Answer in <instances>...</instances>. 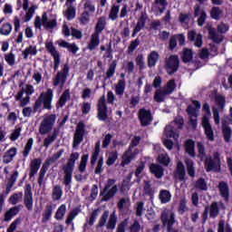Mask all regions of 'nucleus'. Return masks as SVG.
Returning <instances> with one entry per match:
<instances>
[{"mask_svg":"<svg viewBox=\"0 0 232 232\" xmlns=\"http://www.w3.org/2000/svg\"><path fill=\"white\" fill-rule=\"evenodd\" d=\"M53 102V90L47 89L46 92H43L40 93L37 100L34 102L32 107H24L22 111V114L24 117L30 118L32 117V113H37L39 110H48L52 111V102Z\"/></svg>","mask_w":232,"mask_h":232,"instance_id":"nucleus-1","label":"nucleus"},{"mask_svg":"<svg viewBox=\"0 0 232 232\" xmlns=\"http://www.w3.org/2000/svg\"><path fill=\"white\" fill-rule=\"evenodd\" d=\"M79 160V152H72L70 155V159L67 163L63 166V171L64 173L63 184L69 189L72 188V179L73 177V169L75 168V162Z\"/></svg>","mask_w":232,"mask_h":232,"instance_id":"nucleus-2","label":"nucleus"},{"mask_svg":"<svg viewBox=\"0 0 232 232\" xmlns=\"http://www.w3.org/2000/svg\"><path fill=\"white\" fill-rule=\"evenodd\" d=\"M202 110L205 113V116H203L201 120V125L204 129L205 135L208 140L213 142L215 140V132L213 131V128L211 127V122H209V117H211V107L209 106V103H203Z\"/></svg>","mask_w":232,"mask_h":232,"instance_id":"nucleus-3","label":"nucleus"},{"mask_svg":"<svg viewBox=\"0 0 232 232\" xmlns=\"http://www.w3.org/2000/svg\"><path fill=\"white\" fill-rule=\"evenodd\" d=\"M115 182H117V179H109L107 180L103 189L100 192V197H102V202H108L117 195L119 187L115 185Z\"/></svg>","mask_w":232,"mask_h":232,"instance_id":"nucleus-4","label":"nucleus"},{"mask_svg":"<svg viewBox=\"0 0 232 232\" xmlns=\"http://www.w3.org/2000/svg\"><path fill=\"white\" fill-rule=\"evenodd\" d=\"M63 153H64V149H61L56 153H54L52 157H49L45 160L44 163L43 164L38 177V184L39 186H43V182H44V176L48 171V168H50L51 164H54L59 160L60 157H63Z\"/></svg>","mask_w":232,"mask_h":232,"instance_id":"nucleus-5","label":"nucleus"},{"mask_svg":"<svg viewBox=\"0 0 232 232\" xmlns=\"http://www.w3.org/2000/svg\"><path fill=\"white\" fill-rule=\"evenodd\" d=\"M205 169L207 173L214 171L215 173L220 172L222 168V161L220 160V153L214 152L213 157H208L204 162Z\"/></svg>","mask_w":232,"mask_h":232,"instance_id":"nucleus-6","label":"nucleus"},{"mask_svg":"<svg viewBox=\"0 0 232 232\" xmlns=\"http://www.w3.org/2000/svg\"><path fill=\"white\" fill-rule=\"evenodd\" d=\"M34 26L38 30H41L42 26H44V28H49L50 30H53V28H57V20H49L48 14L46 13H43L42 16H35Z\"/></svg>","mask_w":232,"mask_h":232,"instance_id":"nucleus-7","label":"nucleus"},{"mask_svg":"<svg viewBox=\"0 0 232 232\" xmlns=\"http://www.w3.org/2000/svg\"><path fill=\"white\" fill-rule=\"evenodd\" d=\"M16 5L18 9L23 8V10L25 12L24 16L23 17L24 23H28V21H31L32 17H34V14H35L37 5H32L30 6V0H17Z\"/></svg>","mask_w":232,"mask_h":232,"instance_id":"nucleus-8","label":"nucleus"},{"mask_svg":"<svg viewBox=\"0 0 232 232\" xmlns=\"http://www.w3.org/2000/svg\"><path fill=\"white\" fill-rule=\"evenodd\" d=\"M68 75H70V65L68 63H64L61 71H59L55 77L53 78V86H60L63 88L64 84H66V81H68Z\"/></svg>","mask_w":232,"mask_h":232,"instance_id":"nucleus-9","label":"nucleus"},{"mask_svg":"<svg viewBox=\"0 0 232 232\" xmlns=\"http://www.w3.org/2000/svg\"><path fill=\"white\" fill-rule=\"evenodd\" d=\"M215 102L216 105L218 106L217 108H213V115H214V122L215 124H220V113L219 111H224L226 108V96L224 95H216L215 96Z\"/></svg>","mask_w":232,"mask_h":232,"instance_id":"nucleus-10","label":"nucleus"},{"mask_svg":"<svg viewBox=\"0 0 232 232\" xmlns=\"http://www.w3.org/2000/svg\"><path fill=\"white\" fill-rule=\"evenodd\" d=\"M179 66L180 60H179V55L171 54L165 61V70L169 75H173V73H177V72H179Z\"/></svg>","mask_w":232,"mask_h":232,"instance_id":"nucleus-11","label":"nucleus"},{"mask_svg":"<svg viewBox=\"0 0 232 232\" xmlns=\"http://www.w3.org/2000/svg\"><path fill=\"white\" fill-rule=\"evenodd\" d=\"M55 114H50L45 117L40 123L39 133L41 135H46V133H50V130H53V124H55Z\"/></svg>","mask_w":232,"mask_h":232,"instance_id":"nucleus-12","label":"nucleus"},{"mask_svg":"<svg viewBox=\"0 0 232 232\" xmlns=\"http://www.w3.org/2000/svg\"><path fill=\"white\" fill-rule=\"evenodd\" d=\"M86 133V125L84 122L80 121L76 126V130L74 132L72 148H78L79 144L84 140V134Z\"/></svg>","mask_w":232,"mask_h":232,"instance_id":"nucleus-13","label":"nucleus"},{"mask_svg":"<svg viewBox=\"0 0 232 232\" xmlns=\"http://www.w3.org/2000/svg\"><path fill=\"white\" fill-rule=\"evenodd\" d=\"M45 50L48 51L50 55L53 58L54 64H53V70L54 72H57L59 70V65L61 64V53L57 51L55 46L53 45V42H49L45 44Z\"/></svg>","mask_w":232,"mask_h":232,"instance_id":"nucleus-14","label":"nucleus"},{"mask_svg":"<svg viewBox=\"0 0 232 232\" xmlns=\"http://www.w3.org/2000/svg\"><path fill=\"white\" fill-rule=\"evenodd\" d=\"M138 119L140 122V126H150V124L153 122V115L151 114V110H148L146 108L140 109L138 111Z\"/></svg>","mask_w":232,"mask_h":232,"instance_id":"nucleus-15","label":"nucleus"},{"mask_svg":"<svg viewBox=\"0 0 232 232\" xmlns=\"http://www.w3.org/2000/svg\"><path fill=\"white\" fill-rule=\"evenodd\" d=\"M160 220L163 226H167V232H179V230L173 229V226L177 220L175 219V213H170V216H168V213L163 212L160 216Z\"/></svg>","mask_w":232,"mask_h":232,"instance_id":"nucleus-16","label":"nucleus"},{"mask_svg":"<svg viewBox=\"0 0 232 232\" xmlns=\"http://www.w3.org/2000/svg\"><path fill=\"white\" fill-rule=\"evenodd\" d=\"M24 204L28 211L34 209V193H32V185L25 184Z\"/></svg>","mask_w":232,"mask_h":232,"instance_id":"nucleus-17","label":"nucleus"},{"mask_svg":"<svg viewBox=\"0 0 232 232\" xmlns=\"http://www.w3.org/2000/svg\"><path fill=\"white\" fill-rule=\"evenodd\" d=\"M102 33V30H95V32L91 35V39L87 44L88 50L90 52H93L101 44V34Z\"/></svg>","mask_w":232,"mask_h":232,"instance_id":"nucleus-18","label":"nucleus"},{"mask_svg":"<svg viewBox=\"0 0 232 232\" xmlns=\"http://www.w3.org/2000/svg\"><path fill=\"white\" fill-rule=\"evenodd\" d=\"M194 15L198 18V24L199 26H204V24L206 23V19H208V14H206V11L204 9H201L200 5H197L194 7Z\"/></svg>","mask_w":232,"mask_h":232,"instance_id":"nucleus-19","label":"nucleus"},{"mask_svg":"<svg viewBox=\"0 0 232 232\" xmlns=\"http://www.w3.org/2000/svg\"><path fill=\"white\" fill-rule=\"evenodd\" d=\"M220 197L225 202H229V185L225 181H220L218 185Z\"/></svg>","mask_w":232,"mask_h":232,"instance_id":"nucleus-20","label":"nucleus"},{"mask_svg":"<svg viewBox=\"0 0 232 232\" xmlns=\"http://www.w3.org/2000/svg\"><path fill=\"white\" fill-rule=\"evenodd\" d=\"M42 163H43V160H41V158H36L31 161L29 179H34V177L37 175V171H39V169L41 168Z\"/></svg>","mask_w":232,"mask_h":232,"instance_id":"nucleus-21","label":"nucleus"},{"mask_svg":"<svg viewBox=\"0 0 232 232\" xmlns=\"http://www.w3.org/2000/svg\"><path fill=\"white\" fill-rule=\"evenodd\" d=\"M175 179L179 180V182H184L186 180V167L182 161H179L176 167Z\"/></svg>","mask_w":232,"mask_h":232,"instance_id":"nucleus-22","label":"nucleus"},{"mask_svg":"<svg viewBox=\"0 0 232 232\" xmlns=\"http://www.w3.org/2000/svg\"><path fill=\"white\" fill-rule=\"evenodd\" d=\"M60 48H66L68 52L72 53V55H76L77 52L79 50V46L75 43L70 44L66 42L65 40H61L60 42H57Z\"/></svg>","mask_w":232,"mask_h":232,"instance_id":"nucleus-23","label":"nucleus"},{"mask_svg":"<svg viewBox=\"0 0 232 232\" xmlns=\"http://www.w3.org/2000/svg\"><path fill=\"white\" fill-rule=\"evenodd\" d=\"M192 104L195 107H193V105L190 104L187 107L186 111H187L188 115H190V117L197 118V117H198V113H197V111H198V110H200L201 104H200V102H198L197 100H193Z\"/></svg>","mask_w":232,"mask_h":232,"instance_id":"nucleus-24","label":"nucleus"},{"mask_svg":"<svg viewBox=\"0 0 232 232\" xmlns=\"http://www.w3.org/2000/svg\"><path fill=\"white\" fill-rule=\"evenodd\" d=\"M150 171L156 179H162V177H164V168L159 164L151 163Z\"/></svg>","mask_w":232,"mask_h":232,"instance_id":"nucleus-25","label":"nucleus"},{"mask_svg":"<svg viewBox=\"0 0 232 232\" xmlns=\"http://www.w3.org/2000/svg\"><path fill=\"white\" fill-rule=\"evenodd\" d=\"M165 135L168 139H174V140H177L179 137V132L173 125H167L165 127Z\"/></svg>","mask_w":232,"mask_h":232,"instance_id":"nucleus-26","label":"nucleus"},{"mask_svg":"<svg viewBox=\"0 0 232 232\" xmlns=\"http://www.w3.org/2000/svg\"><path fill=\"white\" fill-rule=\"evenodd\" d=\"M160 55L157 51H152L148 55L147 58V64L149 68H155L157 66V63H159V58Z\"/></svg>","mask_w":232,"mask_h":232,"instance_id":"nucleus-27","label":"nucleus"},{"mask_svg":"<svg viewBox=\"0 0 232 232\" xmlns=\"http://www.w3.org/2000/svg\"><path fill=\"white\" fill-rule=\"evenodd\" d=\"M184 148L186 153L189 155V157L195 158L197 153L195 152V140L188 139L184 143Z\"/></svg>","mask_w":232,"mask_h":232,"instance_id":"nucleus-28","label":"nucleus"},{"mask_svg":"<svg viewBox=\"0 0 232 232\" xmlns=\"http://www.w3.org/2000/svg\"><path fill=\"white\" fill-rule=\"evenodd\" d=\"M21 211V206H15L7 210L5 214L4 222H10L15 215H18Z\"/></svg>","mask_w":232,"mask_h":232,"instance_id":"nucleus-29","label":"nucleus"},{"mask_svg":"<svg viewBox=\"0 0 232 232\" xmlns=\"http://www.w3.org/2000/svg\"><path fill=\"white\" fill-rule=\"evenodd\" d=\"M221 131L223 133V138L225 142L229 143L231 142V137H232V130L227 123H222L221 125Z\"/></svg>","mask_w":232,"mask_h":232,"instance_id":"nucleus-30","label":"nucleus"},{"mask_svg":"<svg viewBox=\"0 0 232 232\" xmlns=\"http://www.w3.org/2000/svg\"><path fill=\"white\" fill-rule=\"evenodd\" d=\"M52 215H53V205H46L45 209L42 214V223L46 224L50 218H52Z\"/></svg>","mask_w":232,"mask_h":232,"instance_id":"nucleus-31","label":"nucleus"},{"mask_svg":"<svg viewBox=\"0 0 232 232\" xmlns=\"http://www.w3.org/2000/svg\"><path fill=\"white\" fill-rule=\"evenodd\" d=\"M76 15V8L75 6H65V10H63V17L67 19V21H73Z\"/></svg>","mask_w":232,"mask_h":232,"instance_id":"nucleus-32","label":"nucleus"},{"mask_svg":"<svg viewBox=\"0 0 232 232\" xmlns=\"http://www.w3.org/2000/svg\"><path fill=\"white\" fill-rule=\"evenodd\" d=\"M159 199L161 204H168L171 201V192L168 189H161L159 194Z\"/></svg>","mask_w":232,"mask_h":232,"instance_id":"nucleus-33","label":"nucleus"},{"mask_svg":"<svg viewBox=\"0 0 232 232\" xmlns=\"http://www.w3.org/2000/svg\"><path fill=\"white\" fill-rule=\"evenodd\" d=\"M210 218H217L220 215V208H218V202L213 201L208 207Z\"/></svg>","mask_w":232,"mask_h":232,"instance_id":"nucleus-34","label":"nucleus"},{"mask_svg":"<svg viewBox=\"0 0 232 232\" xmlns=\"http://www.w3.org/2000/svg\"><path fill=\"white\" fill-rule=\"evenodd\" d=\"M68 99H70V91L65 90L56 102L57 110H59V108H63L66 104V102H68Z\"/></svg>","mask_w":232,"mask_h":232,"instance_id":"nucleus-35","label":"nucleus"},{"mask_svg":"<svg viewBox=\"0 0 232 232\" xmlns=\"http://www.w3.org/2000/svg\"><path fill=\"white\" fill-rule=\"evenodd\" d=\"M81 5L83 7V12H87V14H93L95 12V5L91 0H82Z\"/></svg>","mask_w":232,"mask_h":232,"instance_id":"nucleus-36","label":"nucleus"},{"mask_svg":"<svg viewBox=\"0 0 232 232\" xmlns=\"http://www.w3.org/2000/svg\"><path fill=\"white\" fill-rule=\"evenodd\" d=\"M57 135H59V130L54 129L52 135H48L47 138L44 140V148H49L52 142H55L57 139Z\"/></svg>","mask_w":232,"mask_h":232,"instance_id":"nucleus-37","label":"nucleus"},{"mask_svg":"<svg viewBox=\"0 0 232 232\" xmlns=\"http://www.w3.org/2000/svg\"><path fill=\"white\" fill-rule=\"evenodd\" d=\"M126 90V80L121 79L118 81V83L115 85V93L116 95H124V91Z\"/></svg>","mask_w":232,"mask_h":232,"instance_id":"nucleus-38","label":"nucleus"},{"mask_svg":"<svg viewBox=\"0 0 232 232\" xmlns=\"http://www.w3.org/2000/svg\"><path fill=\"white\" fill-rule=\"evenodd\" d=\"M22 55L24 59V61H27L29 55H37V47L29 45L23 51Z\"/></svg>","mask_w":232,"mask_h":232,"instance_id":"nucleus-39","label":"nucleus"},{"mask_svg":"<svg viewBox=\"0 0 232 232\" xmlns=\"http://www.w3.org/2000/svg\"><path fill=\"white\" fill-rule=\"evenodd\" d=\"M166 6H168V2L166 0H155L153 4V9L159 10L160 14H164Z\"/></svg>","mask_w":232,"mask_h":232,"instance_id":"nucleus-40","label":"nucleus"},{"mask_svg":"<svg viewBox=\"0 0 232 232\" xmlns=\"http://www.w3.org/2000/svg\"><path fill=\"white\" fill-rule=\"evenodd\" d=\"M79 213H81V208L79 207H76L75 208L71 210L67 216L65 224L67 226H70V224H72V222H73V219L75 218V217H77V215H79Z\"/></svg>","mask_w":232,"mask_h":232,"instance_id":"nucleus-41","label":"nucleus"},{"mask_svg":"<svg viewBox=\"0 0 232 232\" xmlns=\"http://www.w3.org/2000/svg\"><path fill=\"white\" fill-rule=\"evenodd\" d=\"M177 89V83L175 79H171L167 82V85L164 87L163 92H167V95H171L173 92Z\"/></svg>","mask_w":232,"mask_h":232,"instance_id":"nucleus-42","label":"nucleus"},{"mask_svg":"<svg viewBox=\"0 0 232 232\" xmlns=\"http://www.w3.org/2000/svg\"><path fill=\"white\" fill-rule=\"evenodd\" d=\"M167 92L164 90H157L154 93V101L155 102H164L166 101Z\"/></svg>","mask_w":232,"mask_h":232,"instance_id":"nucleus-43","label":"nucleus"},{"mask_svg":"<svg viewBox=\"0 0 232 232\" xmlns=\"http://www.w3.org/2000/svg\"><path fill=\"white\" fill-rule=\"evenodd\" d=\"M185 163L187 166V172L188 177H190L191 179H195V163L191 160H187Z\"/></svg>","mask_w":232,"mask_h":232,"instance_id":"nucleus-44","label":"nucleus"},{"mask_svg":"<svg viewBox=\"0 0 232 232\" xmlns=\"http://www.w3.org/2000/svg\"><path fill=\"white\" fill-rule=\"evenodd\" d=\"M88 159H90L89 154H83L82 156L78 169L80 173H84L86 171V166H88Z\"/></svg>","mask_w":232,"mask_h":232,"instance_id":"nucleus-45","label":"nucleus"},{"mask_svg":"<svg viewBox=\"0 0 232 232\" xmlns=\"http://www.w3.org/2000/svg\"><path fill=\"white\" fill-rule=\"evenodd\" d=\"M63 197V188L61 185H55L53 188L52 198L53 200H61Z\"/></svg>","mask_w":232,"mask_h":232,"instance_id":"nucleus-46","label":"nucleus"},{"mask_svg":"<svg viewBox=\"0 0 232 232\" xmlns=\"http://www.w3.org/2000/svg\"><path fill=\"white\" fill-rule=\"evenodd\" d=\"M115 70H117V60H113L109 65V69L106 72L105 81L111 79L112 75H115Z\"/></svg>","mask_w":232,"mask_h":232,"instance_id":"nucleus-47","label":"nucleus"},{"mask_svg":"<svg viewBox=\"0 0 232 232\" xmlns=\"http://www.w3.org/2000/svg\"><path fill=\"white\" fill-rule=\"evenodd\" d=\"M218 232H232L231 225L226 224L224 219L219 220L218 224Z\"/></svg>","mask_w":232,"mask_h":232,"instance_id":"nucleus-48","label":"nucleus"},{"mask_svg":"<svg viewBox=\"0 0 232 232\" xmlns=\"http://www.w3.org/2000/svg\"><path fill=\"white\" fill-rule=\"evenodd\" d=\"M64 215H66V205L63 204L57 208L54 218L55 220H63V218H64Z\"/></svg>","mask_w":232,"mask_h":232,"instance_id":"nucleus-49","label":"nucleus"},{"mask_svg":"<svg viewBox=\"0 0 232 232\" xmlns=\"http://www.w3.org/2000/svg\"><path fill=\"white\" fill-rule=\"evenodd\" d=\"M33 146H34V138H29L23 150L24 159H26L28 155H30Z\"/></svg>","mask_w":232,"mask_h":232,"instance_id":"nucleus-50","label":"nucleus"},{"mask_svg":"<svg viewBox=\"0 0 232 232\" xmlns=\"http://www.w3.org/2000/svg\"><path fill=\"white\" fill-rule=\"evenodd\" d=\"M198 158L202 161H204L208 157H206V147L202 142L198 143Z\"/></svg>","mask_w":232,"mask_h":232,"instance_id":"nucleus-51","label":"nucleus"},{"mask_svg":"<svg viewBox=\"0 0 232 232\" xmlns=\"http://www.w3.org/2000/svg\"><path fill=\"white\" fill-rule=\"evenodd\" d=\"M193 60V51L191 49H184L182 62L185 63H191Z\"/></svg>","mask_w":232,"mask_h":232,"instance_id":"nucleus-52","label":"nucleus"},{"mask_svg":"<svg viewBox=\"0 0 232 232\" xmlns=\"http://www.w3.org/2000/svg\"><path fill=\"white\" fill-rule=\"evenodd\" d=\"M195 188L197 189H200V191H208V183H206V179L199 178L196 181Z\"/></svg>","mask_w":232,"mask_h":232,"instance_id":"nucleus-53","label":"nucleus"},{"mask_svg":"<svg viewBox=\"0 0 232 232\" xmlns=\"http://www.w3.org/2000/svg\"><path fill=\"white\" fill-rule=\"evenodd\" d=\"M144 184L143 191L145 195H148V197H153V195H155V190L151 188V183L149 180H145Z\"/></svg>","mask_w":232,"mask_h":232,"instance_id":"nucleus-54","label":"nucleus"},{"mask_svg":"<svg viewBox=\"0 0 232 232\" xmlns=\"http://www.w3.org/2000/svg\"><path fill=\"white\" fill-rule=\"evenodd\" d=\"M135 61L140 72H142V70H146V62H144V55L138 54Z\"/></svg>","mask_w":232,"mask_h":232,"instance_id":"nucleus-55","label":"nucleus"},{"mask_svg":"<svg viewBox=\"0 0 232 232\" xmlns=\"http://www.w3.org/2000/svg\"><path fill=\"white\" fill-rule=\"evenodd\" d=\"M118 159H119V152H117V150L112 151L109 155V158L107 159V161H106L107 166H113V164H115Z\"/></svg>","mask_w":232,"mask_h":232,"instance_id":"nucleus-56","label":"nucleus"},{"mask_svg":"<svg viewBox=\"0 0 232 232\" xmlns=\"http://www.w3.org/2000/svg\"><path fill=\"white\" fill-rule=\"evenodd\" d=\"M103 166H104V158L101 157L98 160L96 168L94 169L95 175H101L102 173V171H104V167Z\"/></svg>","mask_w":232,"mask_h":232,"instance_id":"nucleus-57","label":"nucleus"},{"mask_svg":"<svg viewBox=\"0 0 232 232\" xmlns=\"http://www.w3.org/2000/svg\"><path fill=\"white\" fill-rule=\"evenodd\" d=\"M176 130H182L184 128V118L182 116H177L172 121Z\"/></svg>","mask_w":232,"mask_h":232,"instance_id":"nucleus-58","label":"nucleus"},{"mask_svg":"<svg viewBox=\"0 0 232 232\" xmlns=\"http://www.w3.org/2000/svg\"><path fill=\"white\" fill-rule=\"evenodd\" d=\"M209 38L213 41V43H217L218 44L222 43L223 39L220 35L217 34V31L215 30H209L208 31Z\"/></svg>","mask_w":232,"mask_h":232,"instance_id":"nucleus-59","label":"nucleus"},{"mask_svg":"<svg viewBox=\"0 0 232 232\" xmlns=\"http://www.w3.org/2000/svg\"><path fill=\"white\" fill-rule=\"evenodd\" d=\"M115 226H117V216H115V213H112L110 216L107 229H115Z\"/></svg>","mask_w":232,"mask_h":232,"instance_id":"nucleus-60","label":"nucleus"},{"mask_svg":"<svg viewBox=\"0 0 232 232\" xmlns=\"http://www.w3.org/2000/svg\"><path fill=\"white\" fill-rule=\"evenodd\" d=\"M119 10H120L119 5H113L111 7L109 14V19H111V21H115L119 17Z\"/></svg>","mask_w":232,"mask_h":232,"instance_id":"nucleus-61","label":"nucleus"},{"mask_svg":"<svg viewBox=\"0 0 232 232\" xmlns=\"http://www.w3.org/2000/svg\"><path fill=\"white\" fill-rule=\"evenodd\" d=\"M20 198H23V192L14 193L12 196H10L9 202L13 206H15V204H17V202H19Z\"/></svg>","mask_w":232,"mask_h":232,"instance_id":"nucleus-62","label":"nucleus"},{"mask_svg":"<svg viewBox=\"0 0 232 232\" xmlns=\"http://www.w3.org/2000/svg\"><path fill=\"white\" fill-rule=\"evenodd\" d=\"M223 13L222 10H220L218 7H213L210 11V16L212 19H219L222 17Z\"/></svg>","mask_w":232,"mask_h":232,"instance_id":"nucleus-63","label":"nucleus"},{"mask_svg":"<svg viewBox=\"0 0 232 232\" xmlns=\"http://www.w3.org/2000/svg\"><path fill=\"white\" fill-rule=\"evenodd\" d=\"M158 162H160V164H162V166H169V157L166 154H160L158 157Z\"/></svg>","mask_w":232,"mask_h":232,"instance_id":"nucleus-64","label":"nucleus"}]
</instances>
